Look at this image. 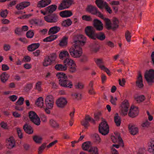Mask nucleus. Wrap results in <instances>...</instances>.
<instances>
[{
  "label": "nucleus",
  "mask_w": 154,
  "mask_h": 154,
  "mask_svg": "<svg viewBox=\"0 0 154 154\" xmlns=\"http://www.w3.org/2000/svg\"><path fill=\"white\" fill-rule=\"evenodd\" d=\"M24 99L23 97H20L18 99L17 101L16 102L15 105H22L23 103Z\"/></svg>",
  "instance_id": "obj_50"
},
{
  "label": "nucleus",
  "mask_w": 154,
  "mask_h": 154,
  "mask_svg": "<svg viewBox=\"0 0 154 154\" xmlns=\"http://www.w3.org/2000/svg\"><path fill=\"white\" fill-rule=\"evenodd\" d=\"M59 14L62 17H68L72 15V13L71 11L65 10L60 12Z\"/></svg>",
  "instance_id": "obj_22"
},
{
  "label": "nucleus",
  "mask_w": 154,
  "mask_h": 154,
  "mask_svg": "<svg viewBox=\"0 0 154 154\" xmlns=\"http://www.w3.org/2000/svg\"><path fill=\"white\" fill-rule=\"evenodd\" d=\"M33 139L36 143H42V138L40 137L35 135L33 136Z\"/></svg>",
  "instance_id": "obj_46"
},
{
  "label": "nucleus",
  "mask_w": 154,
  "mask_h": 154,
  "mask_svg": "<svg viewBox=\"0 0 154 154\" xmlns=\"http://www.w3.org/2000/svg\"><path fill=\"white\" fill-rule=\"evenodd\" d=\"M148 151L150 152L154 153V140H152L148 143Z\"/></svg>",
  "instance_id": "obj_29"
},
{
  "label": "nucleus",
  "mask_w": 154,
  "mask_h": 154,
  "mask_svg": "<svg viewBox=\"0 0 154 154\" xmlns=\"http://www.w3.org/2000/svg\"><path fill=\"white\" fill-rule=\"evenodd\" d=\"M94 139L96 142L99 143L100 142V137L97 134H95L94 135Z\"/></svg>",
  "instance_id": "obj_55"
},
{
  "label": "nucleus",
  "mask_w": 154,
  "mask_h": 154,
  "mask_svg": "<svg viewBox=\"0 0 154 154\" xmlns=\"http://www.w3.org/2000/svg\"><path fill=\"white\" fill-rule=\"evenodd\" d=\"M75 62L73 60L68 57L66 58L63 61V64L66 67L67 69Z\"/></svg>",
  "instance_id": "obj_26"
},
{
  "label": "nucleus",
  "mask_w": 154,
  "mask_h": 154,
  "mask_svg": "<svg viewBox=\"0 0 154 154\" xmlns=\"http://www.w3.org/2000/svg\"><path fill=\"white\" fill-rule=\"evenodd\" d=\"M35 104L38 106L42 107L44 104L43 98L42 97L38 98L35 101Z\"/></svg>",
  "instance_id": "obj_36"
},
{
  "label": "nucleus",
  "mask_w": 154,
  "mask_h": 154,
  "mask_svg": "<svg viewBox=\"0 0 154 154\" xmlns=\"http://www.w3.org/2000/svg\"><path fill=\"white\" fill-rule=\"evenodd\" d=\"M67 101L65 98L60 97L57 99L56 102L57 106L61 108L64 107L67 105Z\"/></svg>",
  "instance_id": "obj_14"
},
{
  "label": "nucleus",
  "mask_w": 154,
  "mask_h": 154,
  "mask_svg": "<svg viewBox=\"0 0 154 154\" xmlns=\"http://www.w3.org/2000/svg\"><path fill=\"white\" fill-rule=\"evenodd\" d=\"M73 2V0H63L59 5L58 9L59 10H61L68 8Z\"/></svg>",
  "instance_id": "obj_10"
},
{
  "label": "nucleus",
  "mask_w": 154,
  "mask_h": 154,
  "mask_svg": "<svg viewBox=\"0 0 154 154\" xmlns=\"http://www.w3.org/2000/svg\"><path fill=\"white\" fill-rule=\"evenodd\" d=\"M82 19L83 20L88 21H91L92 20V19L90 16L87 15H84L82 16Z\"/></svg>",
  "instance_id": "obj_49"
},
{
  "label": "nucleus",
  "mask_w": 154,
  "mask_h": 154,
  "mask_svg": "<svg viewBox=\"0 0 154 154\" xmlns=\"http://www.w3.org/2000/svg\"><path fill=\"white\" fill-rule=\"evenodd\" d=\"M129 131L131 134L134 135L137 134L139 132L137 127L135 125L130 124L128 125Z\"/></svg>",
  "instance_id": "obj_16"
},
{
  "label": "nucleus",
  "mask_w": 154,
  "mask_h": 154,
  "mask_svg": "<svg viewBox=\"0 0 154 154\" xmlns=\"http://www.w3.org/2000/svg\"><path fill=\"white\" fill-rule=\"evenodd\" d=\"M24 131L28 134H32L33 132L32 127L29 124L26 123L23 126Z\"/></svg>",
  "instance_id": "obj_20"
},
{
  "label": "nucleus",
  "mask_w": 154,
  "mask_h": 154,
  "mask_svg": "<svg viewBox=\"0 0 154 154\" xmlns=\"http://www.w3.org/2000/svg\"><path fill=\"white\" fill-rule=\"evenodd\" d=\"M89 122H91L94 124L95 123V121L94 119L91 117L89 115H86L84 119L81 121V123L85 129H88V127L90 126Z\"/></svg>",
  "instance_id": "obj_8"
},
{
  "label": "nucleus",
  "mask_w": 154,
  "mask_h": 154,
  "mask_svg": "<svg viewBox=\"0 0 154 154\" xmlns=\"http://www.w3.org/2000/svg\"><path fill=\"white\" fill-rule=\"evenodd\" d=\"M145 99L146 98L143 95L138 96L135 98V100L138 103H140L143 102Z\"/></svg>",
  "instance_id": "obj_42"
},
{
  "label": "nucleus",
  "mask_w": 154,
  "mask_h": 154,
  "mask_svg": "<svg viewBox=\"0 0 154 154\" xmlns=\"http://www.w3.org/2000/svg\"><path fill=\"white\" fill-rule=\"evenodd\" d=\"M88 152V154H99L98 149L97 147H91Z\"/></svg>",
  "instance_id": "obj_37"
},
{
  "label": "nucleus",
  "mask_w": 154,
  "mask_h": 154,
  "mask_svg": "<svg viewBox=\"0 0 154 154\" xmlns=\"http://www.w3.org/2000/svg\"><path fill=\"white\" fill-rule=\"evenodd\" d=\"M136 84V86L140 88H142L144 86L142 76L140 71H139L138 72V76L137 79Z\"/></svg>",
  "instance_id": "obj_15"
},
{
  "label": "nucleus",
  "mask_w": 154,
  "mask_h": 154,
  "mask_svg": "<svg viewBox=\"0 0 154 154\" xmlns=\"http://www.w3.org/2000/svg\"><path fill=\"white\" fill-rule=\"evenodd\" d=\"M40 117L42 122H46L47 121V117L44 114L41 113L40 115Z\"/></svg>",
  "instance_id": "obj_59"
},
{
  "label": "nucleus",
  "mask_w": 154,
  "mask_h": 154,
  "mask_svg": "<svg viewBox=\"0 0 154 154\" xmlns=\"http://www.w3.org/2000/svg\"><path fill=\"white\" fill-rule=\"evenodd\" d=\"M29 116L30 121L35 125H40V118L35 112L30 111L29 112Z\"/></svg>",
  "instance_id": "obj_7"
},
{
  "label": "nucleus",
  "mask_w": 154,
  "mask_h": 154,
  "mask_svg": "<svg viewBox=\"0 0 154 154\" xmlns=\"http://www.w3.org/2000/svg\"><path fill=\"white\" fill-rule=\"evenodd\" d=\"M85 37L82 35L77 36V39L74 41L75 44L69 50L70 55L74 58L80 57L82 54L81 46L84 45L85 42Z\"/></svg>",
  "instance_id": "obj_1"
},
{
  "label": "nucleus",
  "mask_w": 154,
  "mask_h": 154,
  "mask_svg": "<svg viewBox=\"0 0 154 154\" xmlns=\"http://www.w3.org/2000/svg\"><path fill=\"white\" fill-rule=\"evenodd\" d=\"M34 33L31 30H29L26 33V36L28 38H32L33 36Z\"/></svg>",
  "instance_id": "obj_51"
},
{
  "label": "nucleus",
  "mask_w": 154,
  "mask_h": 154,
  "mask_svg": "<svg viewBox=\"0 0 154 154\" xmlns=\"http://www.w3.org/2000/svg\"><path fill=\"white\" fill-rule=\"evenodd\" d=\"M45 103L46 107L51 109L53 107L54 99L51 95H49L46 97L45 100Z\"/></svg>",
  "instance_id": "obj_11"
},
{
  "label": "nucleus",
  "mask_w": 154,
  "mask_h": 154,
  "mask_svg": "<svg viewBox=\"0 0 154 154\" xmlns=\"http://www.w3.org/2000/svg\"><path fill=\"white\" fill-rule=\"evenodd\" d=\"M69 56L68 52L66 51H63L60 52L59 54V57L60 59H63V58Z\"/></svg>",
  "instance_id": "obj_40"
},
{
  "label": "nucleus",
  "mask_w": 154,
  "mask_h": 154,
  "mask_svg": "<svg viewBox=\"0 0 154 154\" xmlns=\"http://www.w3.org/2000/svg\"><path fill=\"white\" fill-rule=\"evenodd\" d=\"M86 11L92 15L98 16L102 19L104 18L103 15L98 11L97 8L95 6L88 5L86 8Z\"/></svg>",
  "instance_id": "obj_5"
},
{
  "label": "nucleus",
  "mask_w": 154,
  "mask_h": 154,
  "mask_svg": "<svg viewBox=\"0 0 154 154\" xmlns=\"http://www.w3.org/2000/svg\"><path fill=\"white\" fill-rule=\"evenodd\" d=\"M48 57H49V58L51 59V60L53 62L55 60L56 58V53H53L50 54L49 56H48Z\"/></svg>",
  "instance_id": "obj_52"
},
{
  "label": "nucleus",
  "mask_w": 154,
  "mask_h": 154,
  "mask_svg": "<svg viewBox=\"0 0 154 154\" xmlns=\"http://www.w3.org/2000/svg\"><path fill=\"white\" fill-rule=\"evenodd\" d=\"M114 121L117 127H119L120 126L121 119L120 117L119 116L117 113H116L115 116L114 117Z\"/></svg>",
  "instance_id": "obj_27"
},
{
  "label": "nucleus",
  "mask_w": 154,
  "mask_h": 154,
  "mask_svg": "<svg viewBox=\"0 0 154 154\" xmlns=\"http://www.w3.org/2000/svg\"><path fill=\"white\" fill-rule=\"evenodd\" d=\"M3 48L5 51H8L11 49V46L9 44H5L3 46Z\"/></svg>",
  "instance_id": "obj_62"
},
{
  "label": "nucleus",
  "mask_w": 154,
  "mask_h": 154,
  "mask_svg": "<svg viewBox=\"0 0 154 154\" xmlns=\"http://www.w3.org/2000/svg\"><path fill=\"white\" fill-rule=\"evenodd\" d=\"M30 5V3L29 2L24 1L17 4L16 6V8L18 10H23Z\"/></svg>",
  "instance_id": "obj_18"
},
{
  "label": "nucleus",
  "mask_w": 154,
  "mask_h": 154,
  "mask_svg": "<svg viewBox=\"0 0 154 154\" xmlns=\"http://www.w3.org/2000/svg\"><path fill=\"white\" fill-rule=\"evenodd\" d=\"M55 69L57 71H65L67 69L66 67L64 65L57 64L55 65Z\"/></svg>",
  "instance_id": "obj_30"
},
{
  "label": "nucleus",
  "mask_w": 154,
  "mask_h": 154,
  "mask_svg": "<svg viewBox=\"0 0 154 154\" xmlns=\"http://www.w3.org/2000/svg\"><path fill=\"white\" fill-rule=\"evenodd\" d=\"M60 29V28L57 26H55L51 27L50 28L48 31V34H54L57 33L59 32Z\"/></svg>",
  "instance_id": "obj_25"
},
{
  "label": "nucleus",
  "mask_w": 154,
  "mask_h": 154,
  "mask_svg": "<svg viewBox=\"0 0 154 154\" xmlns=\"http://www.w3.org/2000/svg\"><path fill=\"white\" fill-rule=\"evenodd\" d=\"M105 22V27L108 30L112 29L114 31L119 27V21L116 18H114L112 23L111 20L108 18H104L103 19Z\"/></svg>",
  "instance_id": "obj_4"
},
{
  "label": "nucleus",
  "mask_w": 154,
  "mask_h": 154,
  "mask_svg": "<svg viewBox=\"0 0 154 154\" xmlns=\"http://www.w3.org/2000/svg\"><path fill=\"white\" fill-rule=\"evenodd\" d=\"M57 8V6L56 5H52L46 8L45 9L46 10L48 14H53V12L56 10Z\"/></svg>",
  "instance_id": "obj_21"
},
{
  "label": "nucleus",
  "mask_w": 154,
  "mask_h": 154,
  "mask_svg": "<svg viewBox=\"0 0 154 154\" xmlns=\"http://www.w3.org/2000/svg\"><path fill=\"white\" fill-rule=\"evenodd\" d=\"M139 113L138 108L134 106H131L128 113V116L132 118L137 116Z\"/></svg>",
  "instance_id": "obj_13"
},
{
  "label": "nucleus",
  "mask_w": 154,
  "mask_h": 154,
  "mask_svg": "<svg viewBox=\"0 0 154 154\" xmlns=\"http://www.w3.org/2000/svg\"><path fill=\"white\" fill-rule=\"evenodd\" d=\"M8 14V10L6 9L1 12L0 15L2 17L5 18L7 16Z\"/></svg>",
  "instance_id": "obj_56"
},
{
  "label": "nucleus",
  "mask_w": 154,
  "mask_h": 154,
  "mask_svg": "<svg viewBox=\"0 0 154 154\" xmlns=\"http://www.w3.org/2000/svg\"><path fill=\"white\" fill-rule=\"evenodd\" d=\"M76 65L75 62L73 64L68 67V70L69 72L71 73H75L76 70Z\"/></svg>",
  "instance_id": "obj_33"
},
{
  "label": "nucleus",
  "mask_w": 154,
  "mask_h": 154,
  "mask_svg": "<svg viewBox=\"0 0 154 154\" xmlns=\"http://www.w3.org/2000/svg\"><path fill=\"white\" fill-rule=\"evenodd\" d=\"M44 18L46 22L51 23H56L59 20L58 15L55 13L44 16Z\"/></svg>",
  "instance_id": "obj_6"
},
{
  "label": "nucleus",
  "mask_w": 154,
  "mask_h": 154,
  "mask_svg": "<svg viewBox=\"0 0 154 154\" xmlns=\"http://www.w3.org/2000/svg\"><path fill=\"white\" fill-rule=\"evenodd\" d=\"M31 60V58L29 56H26L23 58L22 62H29Z\"/></svg>",
  "instance_id": "obj_57"
},
{
  "label": "nucleus",
  "mask_w": 154,
  "mask_h": 154,
  "mask_svg": "<svg viewBox=\"0 0 154 154\" xmlns=\"http://www.w3.org/2000/svg\"><path fill=\"white\" fill-rule=\"evenodd\" d=\"M98 130L99 132L102 135H105L107 134L109 132V129L106 128H102L99 127Z\"/></svg>",
  "instance_id": "obj_41"
},
{
  "label": "nucleus",
  "mask_w": 154,
  "mask_h": 154,
  "mask_svg": "<svg viewBox=\"0 0 154 154\" xmlns=\"http://www.w3.org/2000/svg\"><path fill=\"white\" fill-rule=\"evenodd\" d=\"M47 143H43L38 149V154H41L46 147Z\"/></svg>",
  "instance_id": "obj_44"
},
{
  "label": "nucleus",
  "mask_w": 154,
  "mask_h": 154,
  "mask_svg": "<svg viewBox=\"0 0 154 154\" xmlns=\"http://www.w3.org/2000/svg\"><path fill=\"white\" fill-rule=\"evenodd\" d=\"M105 6L104 7L105 8L106 10L110 14H111L112 13V10L111 9L110 7L108 6V4L107 3H105Z\"/></svg>",
  "instance_id": "obj_54"
},
{
  "label": "nucleus",
  "mask_w": 154,
  "mask_h": 154,
  "mask_svg": "<svg viewBox=\"0 0 154 154\" xmlns=\"http://www.w3.org/2000/svg\"><path fill=\"white\" fill-rule=\"evenodd\" d=\"M94 27L97 31H101L103 29V24L102 23V24H99Z\"/></svg>",
  "instance_id": "obj_63"
},
{
  "label": "nucleus",
  "mask_w": 154,
  "mask_h": 154,
  "mask_svg": "<svg viewBox=\"0 0 154 154\" xmlns=\"http://www.w3.org/2000/svg\"><path fill=\"white\" fill-rule=\"evenodd\" d=\"M102 23L101 21L97 19H94L93 21L94 27H95L99 24H102Z\"/></svg>",
  "instance_id": "obj_53"
},
{
  "label": "nucleus",
  "mask_w": 154,
  "mask_h": 154,
  "mask_svg": "<svg viewBox=\"0 0 154 154\" xmlns=\"http://www.w3.org/2000/svg\"><path fill=\"white\" fill-rule=\"evenodd\" d=\"M30 23L32 25H37L38 24V21L36 19H32L29 21Z\"/></svg>",
  "instance_id": "obj_60"
},
{
  "label": "nucleus",
  "mask_w": 154,
  "mask_h": 154,
  "mask_svg": "<svg viewBox=\"0 0 154 154\" xmlns=\"http://www.w3.org/2000/svg\"><path fill=\"white\" fill-rule=\"evenodd\" d=\"M49 124L51 126L54 128H59V124L56 121L52 119L50 120Z\"/></svg>",
  "instance_id": "obj_39"
},
{
  "label": "nucleus",
  "mask_w": 154,
  "mask_h": 154,
  "mask_svg": "<svg viewBox=\"0 0 154 154\" xmlns=\"http://www.w3.org/2000/svg\"><path fill=\"white\" fill-rule=\"evenodd\" d=\"M99 127L102 128H103L109 129V127L106 122L103 121L101 122L99 125Z\"/></svg>",
  "instance_id": "obj_45"
},
{
  "label": "nucleus",
  "mask_w": 154,
  "mask_h": 154,
  "mask_svg": "<svg viewBox=\"0 0 154 154\" xmlns=\"http://www.w3.org/2000/svg\"><path fill=\"white\" fill-rule=\"evenodd\" d=\"M75 86L76 89H82L84 88V85L81 83L78 82Z\"/></svg>",
  "instance_id": "obj_58"
},
{
  "label": "nucleus",
  "mask_w": 154,
  "mask_h": 154,
  "mask_svg": "<svg viewBox=\"0 0 154 154\" xmlns=\"http://www.w3.org/2000/svg\"><path fill=\"white\" fill-rule=\"evenodd\" d=\"M68 37L66 36H64L60 41L59 45L60 46L63 47L66 46L67 44Z\"/></svg>",
  "instance_id": "obj_34"
},
{
  "label": "nucleus",
  "mask_w": 154,
  "mask_h": 154,
  "mask_svg": "<svg viewBox=\"0 0 154 154\" xmlns=\"http://www.w3.org/2000/svg\"><path fill=\"white\" fill-rule=\"evenodd\" d=\"M144 77L149 85L150 83L154 82V70L150 69L145 73Z\"/></svg>",
  "instance_id": "obj_9"
},
{
  "label": "nucleus",
  "mask_w": 154,
  "mask_h": 154,
  "mask_svg": "<svg viewBox=\"0 0 154 154\" xmlns=\"http://www.w3.org/2000/svg\"><path fill=\"white\" fill-rule=\"evenodd\" d=\"M72 23L70 19L68 18L62 21V25L64 27H68L72 24Z\"/></svg>",
  "instance_id": "obj_35"
},
{
  "label": "nucleus",
  "mask_w": 154,
  "mask_h": 154,
  "mask_svg": "<svg viewBox=\"0 0 154 154\" xmlns=\"http://www.w3.org/2000/svg\"><path fill=\"white\" fill-rule=\"evenodd\" d=\"M15 145V141L13 137H10L6 139V145L8 149H12L14 147Z\"/></svg>",
  "instance_id": "obj_17"
},
{
  "label": "nucleus",
  "mask_w": 154,
  "mask_h": 154,
  "mask_svg": "<svg viewBox=\"0 0 154 154\" xmlns=\"http://www.w3.org/2000/svg\"><path fill=\"white\" fill-rule=\"evenodd\" d=\"M85 32L87 36L90 38L95 40L97 38L101 41L105 39L106 36L104 32H102L96 33L95 30L92 26H88L85 27Z\"/></svg>",
  "instance_id": "obj_2"
},
{
  "label": "nucleus",
  "mask_w": 154,
  "mask_h": 154,
  "mask_svg": "<svg viewBox=\"0 0 154 154\" xmlns=\"http://www.w3.org/2000/svg\"><path fill=\"white\" fill-rule=\"evenodd\" d=\"M95 3L97 7L100 9H102L105 6V3H107L103 0H96Z\"/></svg>",
  "instance_id": "obj_28"
},
{
  "label": "nucleus",
  "mask_w": 154,
  "mask_h": 154,
  "mask_svg": "<svg viewBox=\"0 0 154 154\" xmlns=\"http://www.w3.org/2000/svg\"><path fill=\"white\" fill-rule=\"evenodd\" d=\"M56 76L59 80V84L60 86L69 88H72V82L68 79L67 75L65 73L58 72L56 74Z\"/></svg>",
  "instance_id": "obj_3"
},
{
  "label": "nucleus",
  "mask_w": 154,
  "mask_h": 154,
  "mask_svg": "<svg viewBox=\"0 0 154 154\" xmlns=\"http://www.w3.org/2000/svg\"><path fill=\"white\" fill-rule=\"evenodd\" d=\"M88 60V58L87 56L83 55L80 59V62H85Z\"/></svg>",
  "instance_id": "obj_64"
},
{
  "label": "nucleus",
  "mask_w": 154,
  "mask_h": 154,
  "mask_svg": "<svg viewBox=\"0 0 154 154\" xmlns=\"http://www.w3.org/2000/svg\"><path fill=\"white\" fill-rule=\"evenodd\" d=\"M91 142L90 141H86L83 143L82 146V149L85 151H88L90 147Z\"/></svg>",
  "instance_id": "obj_32"
},
{
  "label": "nucleus",
  "mask_w": 154,
  "mask_h": 154,
  "mask_svg": "<svg viewBox=\"0 0 154 154\" xmlns=\"http://www.w3.org/2000/svg\"><path fill=\"white\" fill-rule=\"evenodd\" d=\"M52 61L49 57L47 56L45 57L43 62V65L45 66H47L52 64Z\"/></svg>",
  "instance_id": "obj_31"
},
{
  "label": "nucleus",
  "mask_w": 154,
  "mask_h": 154,
  "mask_svg": "<svg viewBox=\"0 0 154 154\" xmlns=\"http://www.w3.org/2000/svg\"><path fill=\"white\" fill-rule=\"evenodd\" d=\"M40 45L39 43H33L27 47V49L29 51H32L38 48Z\"/></svg>",
  "instance_id": "obj_23"
},
{
  "label": "nucleus",
  "mask_w": 154,
  "mask_h": 154,
  "mask_svg": "<svg viewBox=\"0 0 154 154\" xmlns=\"http://www.w3.org/2000/svg\"><path fill=\"white\" fill-rule=\"evenodd\" d=\"M10 75L6 72H3L0 75L1 81L3 83L6 82L8 80Z\"/></svg>",
  "instance_id": "obj_24"
},
{
  "label": "nucleus",
  "mask_w": 154,
  "mask_h": 154,
  "mask_svg": "<svg viewBox=\"0 0 154 154\" xmlns=\"http://www.w3.org/2000/svg\"><path fill=\"white\" fill-rule=\"evenodd\" d=\"M125 37L126 40L128 42L131 41V33L128 30H127L125 33Z\"/></svg>",
  "instance_id": "obj_43"
},
{
  "label": "nucleus",
  "mask_w": 154,
  "mask_h": 154,
  "mask_svg": "<svg viewBox=\"0 0 154 154\" xmlns=\"http://www.w3.org/2000/svg\"><path fill=\"white\" fill-rule=\"evenodd\" d=\"M57 38V35H51L44 39L43 41L44 42H50L54 40Z\"/></svg>",
  "instance_id": "obj_38"
},
{
  "label": "nucleus",
  "mask_w": 154,
  "mask_h": 154,
  "mask_svg": "<svg viewBox=\"0 0 154 154\" xmlns=\"http://www.w3.org/2000/svg\"><path fill=\"white\" fill-rule=\"evenodd\" d=\"M41 84L42 82L40 81L38 82L36 84V88L39 91H40L41 90Z\"/></svg>",
  "instance_id": "obj_61"
},
{
  "label": "nucleus",
  "mask_w": 154,
  "mask_h": 154,
  "mask_svg": "<svg viewBox=\"0 0 154 154\" xmlns=\"http://www.w3.org/2000/svg\"><path fill=\"white\" fill-rule=\"evenodd\" d=\"M95 62L99 68L101 69H103L102 66H105L104 65H101V64L103 63L102 59H97Z\"/></svg>",
  "instance_id": "obj_47"
},
{
  "label": "nucleus",
  "mask_w": 154,
  "mask_h": 154,
  "mask_svg": "<svg viewBox=\"0 0 154 154\" xmlns=\"http://www.w3.org/2000/svg\"><path fill=\"white\" fill-rule=\"evenodd\" d=\"M51 0H41L38 2L37 7L38 8H44L49 5Z\"/></svg>",
  "instance_id": "obj_19"
},
{
  "label": "nucleus",
  "mask_w": 154,
  "mask_h": 154,
  "mask_svg": "<svg viewBox=\"0 0 154 154\" xmlns=\"http://www.w3.org/2000/svg\"><path fill=\"white\" fill-rule=\"evenodd\" d=\"M91 51L95 53L97 52L99 50L98 47L95 44L91 46Z\"/></svg>",
  "instance_id": "obj_48"
},
{
  "label": "nucleus",
  "mask_w": 154,
  "mask_h": 154,
  "mask_svg": "<svg viewBox=\"0 0 154 154\" xmlns=\"http://www.w3.org/2000/svg\"><path fill=\"white\" fill-rule=\"evenodd\" d=\"M121 114L125 116L127 115L129 106V103L126 100H124L121 105Z\"/></svg>",
  "instance_id": "obj_12"
}]
</instances>
